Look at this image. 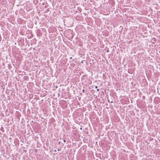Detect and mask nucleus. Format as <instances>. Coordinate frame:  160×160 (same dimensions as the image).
I'll return each instance as SVG.
<instances>
[{"mask_svg": "<svg viewBox=\"0 0 160 160\" xmlns=\"http://www.w3.org/2000/svg\"><path fill=\"white\" fill-rule=\"evenodd\" d=\"M101 98H102V100H101V103H104V100H106L105 96H101Z\"/></svg>", "mask_w": 160, "mask_h": 160, "instance_id": "1", "label": "nucleus"}, {"mask_svg": "<svg viewBox=\"0 0 160 160\" xmlns=\"http://www.w3.org/2000/svg\"><path fill=\"white\" fill-rule=\"evenodd\" d=\"M105 96L103 91H102L101 93V96Z\"/></svg>", "mask_w": 160, "mask_h": 160, "instance_id": "2", "label": "nucleus"}, {"mask_svg": "<svg viewBox=\"0 0 160 160\" xmlns=\"http://www.w3.org/2000/svg\"><path fill=\"white\" fill-rule=\"evenodd\" d=\"M2 129H3V127H1V128L0 130H2Z\"/></svg>", "mask_w": 160, "mask_h": 160, "instance_id": "3", "label": "nucleus"}, {"mask_svg": "<svg viewBox=\"0 0 160 160\" xmlns=\"http://www.w3.org/2000/svg\"><path fill=\"white\" fill-rule=\"evenodd\" d=\"M61 150V149H59V148H58V151H60Z\"/></svg>", "mask_w": 160, "mask_h": 160, "instance_id": "4", "label": "nucleus"}, {"mask_svg": "<svg viewBox=\"0 0 160 160\" xmlns=\"http://www.w3.org/2000/svg\"><path fill=\"white\" fill-rule=\"evenodd\" d=\"M82 92H84V91H85L84 90V89H83V90H82Z\"/></svg>", "mask_w": 160, "mask_h": 160, "instance_id": "5", "label": "nucleus"}, {"mask_svg": "<svg viewBox=\"0 0 160 160\" xmlns=\"http://www.w3.org/2000/svg\"><path fill=\"white\" fill-rule=\"evenodd\" d=\"M63 142H66V140L65 139H64V140H63Z\"/></svg>", "mask_w": 160, "mask_h": 160, "instance_id": "6", "label": "nucleus"}, {"mask_svg": "<svg viewBox=\"0 0 160 160\" xmlns=\"http://www.w3.org/2000/svg\"><path fill=\"white\" fill-rule=\"evenodd\" d=\"M61 143V142H58V144H60Z\"/></svg>", "mask_w": 160, "mask_h": 160, "instance_id": "7", "label": "nucleus"}, {"mask_svg": "<svg viewBox=\"0 0 160 160\" xmlns=\"http://www.w3.org/2000/svg\"><path fill=\"white\" fill-rule=\"evenodd\" d=\"M98 88V86H96L95 87V88Z\"/></svg>", "mask_w": 160, "mask_h": 160, "instance_id": "8", "label": "nucleus"}, {"mask_svg": "<svg viewBox=\"0 0 160 160\" xmlns=\"http://www.w3.org/2000/svg\"><path fill=\"white\" fill-rule=\"evenodd\" d=\"M72 57H70V59H72Z\"/></svg>", "mask_w": 160, "mask_h": 160, "instance_id": "9", "label": "nucleus"}, {"mask_svg": "<svg viewBox=\"0 0 160 160\" xmlns=\"http://www.w3.org/2000/svg\"><path fill=\"white\" fill-rule=\"evenodd\" d=\"M99 90V89H97V91H98Z\"/></svg>", "mask_w": 160, "mask_h": 160, "instance_id": "10", "label": "nucleus"}, {"mask_svg": "<svg viewBox=\"0 0 160 160\" xmlns=\"http://www.w3.org/2000/svg\"><path fill=\"white\" fill-rule=\"evenodd\" d=\"M98 143H99V144L100 145V141H99Z\"/></svg>", "mask_w": 160, "mask_h": 160, "instance_id": "11", "label": "nucleus"}, {"mask_svg": "<svg viewBox=\"0 0 160 160\" xmlns=\"http://www.w3.org/2000/svg\"><path fill=\"white\" fill-rule=\"evenodd\" d=\"M54 152H57V150H54Z\"/></svg>", "mask_w": 160, "mask_h": 160, "instance_id": "12", "label": "nucleus"}, {"mask_svg": "<svg viewBox=\"0 0 160 160\" xmlns=\"http://www.w3.org/2000/svg\"><path fill=\"white\" fill-rule=\"evenodd\" d=\"M100 45H101V47H102V45H101V43L100 44Z\"/></svg>", "mask_w": 160, "mask_h": 160, "instance_id": "13", "label": "nucleus"}, {"mask_svg": "<svg viewBox=\"0 0 160 160\" xmlns=\"http://www.w3.org/2000/svg\"><path fill=\"white\" fill-rule=\"evenodd\" d=\"M96 144H97V143H98V142H96Z\"/></svg>", "mask_w": 160, "mask_h": 160, "instance_id": "14", "label": "nucleus"}]
</instances>
